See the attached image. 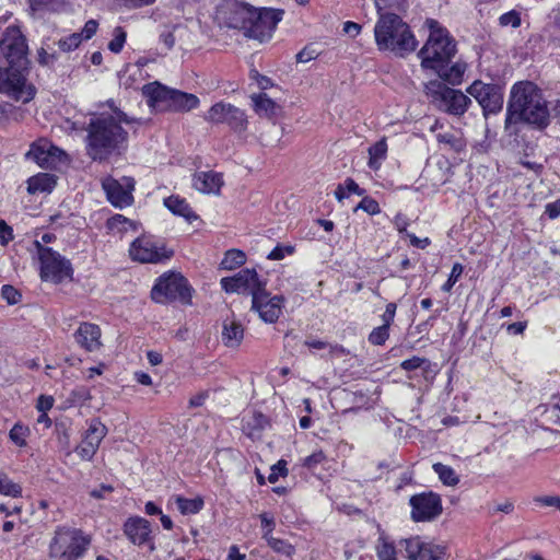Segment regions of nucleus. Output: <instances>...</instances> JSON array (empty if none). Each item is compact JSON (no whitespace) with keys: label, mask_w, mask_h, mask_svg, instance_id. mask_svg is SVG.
I'll use <instances>...</instances> for the list:
<instances>
[{"label":"nucleus","mask_w":560,"mask_h":560,"mask_svg":"<svg viewBox=\"0 0 560 560\" xmlns=\"http://www.w3.org/2000/svg\"><path fill=\"white\" fill-rule=\"evenodd\" d=\"M537 503L544 506H555L560 511V497L544 495L535 499Z\"/></svg>","instance_id":"obj_56"},{"label":"nucleus","mask_w":560,"mask_h":560,"mask_svg":"<svg viewBox=\"0 0 560 560\" xmlns=\"http://www.w3.org/2000/svg\"><path fill=\"white\" fill-rule=\"evenodd\" d=\"M450 62H444L441 69H433L441 79L455 85L459 84L463 80V75L466 71V65L463 62H455L448 67Z\"/></svg>","instance_id":"obj_30"},{"label":"nucleus","mask_w":560,"mask_h":560,"mask_svg":"<svg viewBox=\"0 0 560 560\" xmlns=\"http://www.w3.org/2000/svg\"><path fill=\"white\" fill-rule=\"evenodd\" d=\"M151 532L150 522L140 516L129 517L124 524V533L133 545L150 542V550L153 551L155 546L151 542Z\"/></svg>","instance_id":"obj_23"},{"label":"nucleus","mask_w":560,"mask_h":560,"mask_svg":"<svg viewBox=\"0 0 560 560\" xmlns=\"http://www.w3.org/2000/svg\"><path fill=\"white\" fill-rule=\"evenodd\" d=\"M282 14V10L255 8L248 24L245 25L243 31L246 36L259 42L269 39L277 24L281 21Z\"/></svg>","instance_id":"obj_12"},{"label":"nucleus","mask_w":560,"mask_h":560,"mask_svg":"<svg viewBox=\"0 0 560 560\" xmlns=\"http://www.w3.org/2000/svg\"><path fill=\"white\" fill-rule=\"evenodd\" d=\"M35 246L40 262L39 276L43 281L59 284L66 279H72L73 269L69 259L38 241L35 242Z\"/></svg>","instance_id":"obj_8"},{"label":"nucleus","mask_w":560,"mask_h":560,"mask_svg":"<svg viewBox=\"0 0 560 560\" xmlns=\"http://www.w3.org/2000/svg\"><path fill=\"white\" fill-rule=\"evenodd\" d=\"M435 474H438L440 480L446 486H455L458 483L459 479L455 472V470L442 463H435L432 466Z\"/></svg>","instance_id":"obj_35"},{"label":"nucleus","mask_w":560,"mask_h":560,"mask_svg":"<svg viewBox=\"0 0 560 560\" xmlns=\"http://www.w3.org/2000/svg\"><path fill=\"white\" fill-rule=\"evenodd\" d=\"M54 405V398L51 396H39L38 398V401H37V409L40 411V412H47L48 410L51 409Z\"/></svg>","instance_id":"obj_59"},{"label":"nucleus","mask_w":560,"mask_h":560,"mask_svg":"<svg viewBox=\"0 0 560 560\" xmlns=\"http://www.w3.org/2000/svg\"><path fill=\"white\" fill-rule=\"evenodd\" d=\"M375 552L378 560H398L399 549L384 534H381L375 544Z\"/></svg>","instance_id":"obj_31"},{"label":"nucleus","mask_w":560,"mask_h":560,"mask_svg":"<svg viewBox=\"0 0 560 560\" xmlns=\"http://www.w3.org/2000/svg\"><path fill=\"white\" fill-rule=\"evenodd\" d=\"M467 92L476 98L482 107L485 115L497 114L503 106V94L499 86L475 81Z\"/></svg>","instance_id":"obj_18"},{"label":"nucleus","mask_w":560,"mask_h":560,"mask_svg":"<svg viewBox=\"0 0 560 560\" xmlns=\"http://www.w3.org/2000/svg\"><path fill=\"white\" fill-rule=\"evenodd\" d=\"M361 28L362 27L360 24L352 21H347L343 24V32L348 34L350 37H357L360 34Z\"/></svg>","instance_id":"obj_61"},{"label":"nucleus","mask_w":560,"mask_h":560,"mask_svg":"<svg viewBox=\"0 0 560 560\" xmlns=\"http://www.w3.org/2000/svg\"><path fill=\"white\" fill-rule=\"evenodd\" d=\"M21 293L10 284H4L1 288V298L10 305L18 304L21 301Z\"/></svg>","instance_id":"obj_46"},{"label":"nucleus","mask_w":560,"mask_h":560,"mask_svg":"<svg viewBox=\"0 0 560 560\" xmlns=\"http://www.w3.org/2000/svg\"><path fill=\"white\" fill-rule=\"evenodd\" d=\"M90 540L75 528L59 527L49 545V555L58 560H78L83 556Z\"/></svg>","instance_id":"obj_7"},{"label":"nucleus","mask_w":560,"mask_h":560,"mask_svg":"<svg viewBox=\"0 0 560 560\" xmlns=\"http://www.w3.org/2000/svg\"><path fill=\"white\" fill-rule=\"evenodd\" d=\"M246 261V256L242 250L230 249L225 253L221 267L225 270H232L236 267L242 266Z\"/></svg>","instance_id":"obj_37"},{"label":"nucleus","mask_w":560,"mask_h":560,"mask_svg":"<svg viewBox=\"0 0 560 560\" xmlns=\"http://www.w3.org/2000/svg\"><path fill=\"white\" fill-rule=\"evenodd\" d=\"M13 240V230L4 220H0V244L7 246Z\"/></svg>","instance_id":"obj_54"},{"label":"nucleus","mask_w":560,"mask_h":560,"mask_svg":"<svg viewBox=\"0 0 560 560\" xmlns=\"http://www.w3.org/2000/svg\"><path fill=\"white\" fill-rule=\"evenodd\" d=\"M411 518L415 522H431L442 514V500L432 491L412 495L409 500Z\"/></svg>","instance_id":"obj_17"},{"label":"nucleus","mask_w":560,"mask_h":560,"mask_svg":"<svg viewBox=\"0 0 560 560\" xmlns=\"http://www.w3.org/2000/svg\"><path fill=\"white\" fill-rule=\"evenodd\" d=\"M82 42V34L73 33L63 38H60L57 43L60 50L65 52L72 51L79 47Z\"/></svg>","instance_id":"obj_43"},{"label":"nucleus","mask_w":560,"mask_h":560,"mask_svg":"<svg viewBox=\"0 0 560 560\" xmlns=\"http://www.w3.org/2000/svg\"><path fill=\"white\" fill-rule=\"evenodd\" d=\"M284 298L273 295L267 292L266 288L254 295L252 299V308L259 314L265 323H276L282 314Z\"/></svg>","instance_id":"obj_20"},{"label":"nucleus","mask_w":560,"mask_h":560,"mask_svg":"<svg viewBox=\"0 0 560 560\" xmlns=\"http://www.w3.org/2000/svg\"><path fill=\"white\" fill-rule=\"evenodd\" d=\"M33 11L57 12L65 8V0H27Z\"/></svg>","instance_id":"obj_38"},{"label":"nucleus","mask_w":560,"mask_h":560,"mask_svg":"<svg viewBox=\"0 0 560 560\" xmlns=\"http://www.w3.org/2000/svg\"><path fill=\"white\" fill-rule=\"evenodd\" d=\"M57 60L55 54H48L44 48L38 50V62L43 66H49Z\"/></svg>","instance_id":"obj_60"},{"label":"nucleus","mask_w":560,"mask_h":560,"mask_svg":"<svg viewBox=\"0 0 560 560\" xmlns=\"http://www.w3.org/2000/svg\"><path fill=\"white\" fill-rule=\"evenodd\" d=\"M192 185L200 192L218 194L223 185L222 175L212 171L200 172L195 174Z\"/></svg>","instance_id":"obj_26"},{"label":"nucleus","mask_w":560,"mask_h":560,"mask_svg":"<svg viewBox=\"0 0 560 560\" xmlns=\"http://www.w3.org/2000/svg\"><path fill=\"white\" fill-rule=\"evenodd\" d=\"M221 287L228 293L254 295L266 288V281L260 280L255 269H242L234 277L221 279Z\"/></svg>","instance_id":"obj_16"},{"label":"nucleus","mask_w":560,"mask_h":560,"mask_svg":"<svg viewBox=\"0 0 560 560\" xmlns=\"http://www.w3.org/2000/svg\"><path fill=\"white\" fill-rule=\"evenodd\" d=\"M30 433L31 431L28 427L18 422L10 430L9 438L19 447H24L26 446V438L30 435Z\"/></svg>","instance_id":"obj_40"},{"label":"nucleus","mask_w":560,"mask_h":560,"mask_svg":"<svg viewBox=\"0 0 560 560\" xmlns=\"http://www.w3.org/2000/svg\"><path fill=\"white\" fill-rule=\"evenodd\" d=\"M0 493L12 498H19L22 495V487L19 483L13 482L5 475L0 481Z\"/></svg>","instance_id":"obj_42"},{"label":"nucleus","mask_w":560,"mask_h":560,"mask_svg":"<svg viewBox=\"0 0 560 560\" xmlns=\"http://www.w3.org/2000/svg\"><path fill=\"white\" fill-rule=\"evenodd\" d=\"M436 139L440 143H446L453 148L457 147L458 139L453 133H439Z\"/></svg>","instance_id":"obj_62"},{"label":"nucleus","mask_w":560,"mask_h":560,"mask_svg":"<svg viewBox=\"0 0 560 560\" xmlns=\"http://www.w3.org/2000/svg\"><path fill=\"white\" fill-rule=\"evenodd\" d=\"M176 505L179 512L184 515L197 514L203 508V500L201 498L187 499L176 497Z\"/></svg>","instance_id":"obj_34"},{"label":"nucleus","mask_w":560,"mask_h":560,"mask_svg":"<svg viewBox=\"0 0 560 560\" xmlns=\"http://www.w3.org/2000/svg\"><path fill=\"white\" fill-rule=\"evenodd\" d=\"M525 122L538 129L549 125L547 102L539 89L529 81L517 82L511 90L506 108L505 129Z\"/></svg>","instance_id":"obj_2"},{"label":"nucleus","mask_w":560,"mask_h":560,"mask_svg":"<svg viewBox=\"0 0 560 560\" xmlns=\"http://www.w3.org/2000/svg\"><path fill=\"white\" fill-rule=\"evenodd\" d=\"M343 185H345L348 194H355L358 196H364V194H365V190L360 188L359 185L350 177H348L343 182Z\"/></svg>","instance_id":"obj_58"},{"label":"nucleus","mask_w":560,"mask_h":560,"mask_svg":"<svg viewBox=\"0 0 560 560\" xmlns=\"http://www.w3.org/2000/svg\"><path fill=\"white\" fill-rule=\"evenodd\" d=\"M56 176L48 173H39L27 180V191L32 195L37 192H50L56 186Z\"/></svg>","instance_id":"obj_28"},{"label":"nucleus","mask_w":560,"mask_h":560,"mask_svg":"<svg viewBox=\"0 0 560 560\" xmlns=\"http://www.w3.org/2000/svg\"><path fill=\"white\" fill-rule=\"evenodd\" d=\"M262 538L267 541L268 546L276 552L285 556H291L294 552V548L292 547V545H290L283 539L276 538L272 535L268 534H264Z\"/></svg>","instance_id":"obj_39"},{"label":"nucleus","mask_w":560,"mask_h":560,"mask_svg":"<svg viewBox=\"0 0 560 560\" xmlns=\"http://www.w3.org/2000/svg\"><path fill=\"white\" fill-rule=\"evenodd\" d=\"M255 8L240 0H224L217 9L219 23L229 28L244 30Z\"/></svg>","instance_id":"obj_14"},{"label":"nucleus","mask_w":560,"mask_h":560,"mask_svg":"<svg viewBox=\"0 0 560 560\" xmlns=\"http://www.w3.org/2000/svg\"><path fill=\"white\" fill-rule=\"evenodd\" d=\"M25 71L26 67L0 68V93L16 102L24 104L31 102L36 94V89L27 83Z\"/></svg>","instance_id":"obj_9"},{"label":"nucleus","mask_w":560,"mask_h":560,"mask_svg":"<svg viewBox=\"0 0 560 560\" xmlns=\"http://www.w3.org/2000/svg\"><path fill=\"white\" fill-rule=\"evenodd\" d=\"M394 225L400 234L404 233L407 235V226L409 225V221L406 215L401 213L396 214L394 218Z\"/></svg>","instance_id":"obj_57"},{"label":"nucleus","mask_w":560,"mask_h":560,"mask_svg":"<svg viewBox=\"0 0 560 560\" xmlns=\"http://www.w3.org/2000/svg\"><path fill=\"white\" fill-rule=\"evenodd\" d=\"M499 21L502 26H512L513 28H516L521 25V15L517 11L512 10L502 14Z\"/></svg>","instance_id":"obj_47"},{"label":"nucleus","mask_w":560,"mask_h":560,"mask_svg":"<svg viewBox=\"0 0 560 560\" xmlns=\"http://www.w3.org/2000/svg\"><path fill=\"white\" fill-rule=\"evenodd\" d=\"M106 433V427L100 420L93 419L81 444L75 448L77 454L82 459L90 460L95 455Z\"/></svg>","instance_id":"obj_22"},{"label":"nucleus","mask_w":560,"mask_h":560,"mask_svg":"<svg viewBox=\"0 0 560 560\" xmlns=\"http://www.w3.org/2000/svg\"><path fill=\"white\" fill-rule=\"evenodd\" d=\"M164 206L174 214L185 218L188 222L197 219L196 213L185 199L178 196H171L164 199Z\"/></svg>","instance_id":"obj_29"},{"label":"nucleus","mask_w":560,"mask_h":560,"mask_svg":"<svg viewBox=\"0 0 560 560\" xmlns=\"http://www.w3.org/2000/svg\"><path fill=\"white\" fill-rule=\"evenodd\" d=\"M97 27H98V23L96 20H89L84 26H83V30L80 34H82V39H90L92 38L96 31H97Z\"/></svg>","instance_id":"obj_55"},{"label":"nucleus","mask_w":560,"mask_h":560,"mask_svg":"<svg viewBox=\"0 0 560 560\" xmlns=\"http://www.w3.org/2000/svg\"><path fill=\"white\" fill-rule=\"evenodd\" d=\"M423 365H429V360L420 357H412L400 363V368L407 372L421 369Z\"/></svg>","instance_id":"obj_49"},{"label":"nucleus","mask_w":560,"mask_h":560,"mask_svg":"<svg viewBox=\"0 0 560 560\" xmlns=\"http://www.w3.org/2000/svg\"><path fill=\"white\" fill-rule=\"evenodd\" d=\"M252 77L256 79L260 89L266 90L272 85L271 80L265 75L258 73V71L253 70Z\"/></svg>","instance_id":"obj_63"},{"label":"nucleus","mask_w":560,"mask_h":560,"mask_svg":"<svg viewBox=\"0 0 560 560\" xmlns=\"http://www.w3.org/2000/svg\"><path fill=\"white\" fill-rule=\"evenodd\" d=\"M61 154L63 152L51 145L47 140H39L31 145L25 156L36 162L40 167L46 168L50 167Z\"/></svg>","instance_id":"obj_25"},{"label":"nucleus","mask_w":560,"mask_h":560,"mask_svg":"<svg viewBox=\"0 0 560 560\" xmlns=\"http://www.w3.org/2000/svg\"><path fill=\"white\" fill-rule=\"evenodd\" d=\"M363 210L369 214H377L381 212V208L376 200L371 197L364 196L359 205L354 208V211Z\"/></svg>","instance_id":"obj_45"},{"label":"nucleus","mask_w":560,"mask_h":560,"mask_svg":"<svg viewBox=\"0 0 560 560\" xmlns=\"http://www.w3.org/2000/svg\"><path fill=\"white\" fill-rule=\"evenodd\" d=\"M397 304L394 302H390L386 305L385 312L381 315L383 324L381 326H384L388 329H390V325L394 323L395 315H396Z\"/></svg>","instance_id":"obj_52"},{"label":"nucleus","mask_w":560,"mask_h":560,"mask_svg":"<svg viewBox=\"0 0 560 560\" xmlns=\"http://www.w3.org/2000/svg\"><path fill=\"white\" fill-rule=\"evenodd\" d=\"M294 253V247L291 245H278L267 256L270 260H281L288 255Z\"/></svg>","instance_id":"obj_48"},{"label":"nucleus","mask_w":560,"mask_h":560,"mask_svg":"<svg viewBox=\"0 0 560 560\" xmlns=\"http://www.w3.org/2000/svg\"><path fill=\"white\" fill-rule=\"evenodd\" d=\"M192 289L187 279L178 272H165L160 276L152 290L151 298L160 304L180 302L191 304Z\"/></svg>","instance_id":"obj_6"},{"label":"nucleus","mask_w":560,"mask_h":560,"mask_svg":"<svg viewBox=\"0 0 560 560\" xmlns=\"http://www.w3.org/2000/svg\"><path fill=\"white\" fill-rule=\"evenodd\" d=\"M226 560H246V556L241 553L238 547L233 545L229 549V555Z\"/></svg>","instance_id":"obj_64"},{"label":"nucleus","mask_w":560,"mask_h":560,"mask_svg":"<svg viewBox=\"0 0 560 560\" xmlns=\"http://www.w3.org/2000/svg\"><path fill=\"white\" fill-rule=\"evenodd\" d=\"M102 331L96 324L81 323L73 334L74 341L88 352L97 351L103 346L101 341Z\"/></svg>","instance_id":"obj_24"},{"label":"nucleus","mask_w":560,"mask_h":560,"mask_svg":"<svg viewBox=\"0 0 560 560\" xmlns=\"http://www.w3.org/2000/svg\"><path fill=\"white\" fill-rule=\"evenodd\" d=\"M244 337V330L240 323L235 320H224L222 328L223 343L229 348H236L241 345Z\"/></svg>","instance_id":"obj_27"},{"label":"nucleus","mask_w":560,"mask_h":560,"mask_svg":"<svg viewBox=\"0 0 560 560\" xmlns=\"http://www.w3.org/2000/svg\"><path fill=\"white\" fill-rule=\"evenodd\" d=\"M255 109L259 115L266 117H276L280 113V106L273 102L267 94H259L252 97Z\"/></svg>","instance_id":"obj_32"},{"label":"nucleus","mask_w":560,"mask_h":560,"mask_svg":"<svg viewBox=\"0 0 560 560\" xmlns=\"http://www.w3.org/2000/svg\"><path fill=\"white\" fill-rule=\"evenodd\" d=\"M129 255L135 261L158 264L170 259L173 256V250H167L162 243L155 242L149 236H140L131 243Z\"/></svg>","instance_id":"obj_15"},{"label":"nucleus","mask_w":560,"mask_h":560,"mask_svg":"<svg viewBox=\"0 0 560 560\" xmlns=\"http://www.w3.org/2000/svg\"><path fill=\"white\" fill-rule=\"evenodd\" d=\"M424 25L429 37L419 50L421 67L424 69H441L444 62H451L456 54V43L450 32L436 20L427 19Z\"/></svg>","instance_id":"obj_4"},{"label":"nucleus","mask_w":560,"mask_h":560,"mask_svg":"<svg viewBox=\"0 0 560 560\" xmlns=\"http://www.w3.org/2000/svg\"><path fill=\"white\" fill-rule=\"evenodd\" d=\"M203 119L213 125L225 124L235 132L245 131L248 124L243 109L222 101L213 104L205 114Z\"/></svg>","instance_id":"obj_13"},{"label":"nucleus","mask_w":560,"mask_h":560,"mask_svg":"<svg viewBox=\"0 0 560 560\" xmlns=\"http://www.w3.org/2000/svg\"><path fill=\"white\" fill-rule=\"evenodd\" d=\"M113 114H101L90 119L86 128V154L93 161H107L112 155H121L128 148V131L121 127L137 122L122 110L114 107V102H108Z\"/></svg>","instance_id":"obj_1"},{"label":"nucleus","mask_w":560,"mask_h":560,"mask_svg":"<svg viewBox=\"0 0 560 560\" xmlns=\"http://www.w3.org/2000/svg\"><path fill=\"white\" fill-rule=\"evenodd\" d=\"M143 95L151 107H165L174 112H189L199 106L197 95L170 89L159 82L145 84L142 88Z\"/></svg>","instance_id":"obj_5"},{"label":"nucleus","mask_w":560,"mask_h":560,"mask_svg":"<svg viewBox=\"0 0 560 560\" xmlns=\"http://www.w3.org/2000/svg\"><path fill=\"white\" fill-rule=\"evenodd\" d=\"M377 14L381 13H395L405 11L407 8V0H374Z\"/></svg>","instance_id":"obj_36"},{"label":"nucleus","mask_w":560,"mask_h":560,"mask_svg":"<svg viewBox=\"0 0 560 560\" xmlns=\"http://www.w3.org/2000/svg\"><path fill=\"white\" fill-rule=\"evenodd\" d=\"M326 460V455L323 451H317L304 458L303 466L307 469H315Z\"/></svg>","instance_id":"obj_50"},{"label":"nucleus","mask_w":560,"mask_h":560,"mask_svg":"<svg viewBox=\"0 0 560 560\" xmlns=\"http://www.w3.org/2000/svg\"><path fill=\"white\" fill-rule=\"evenodd\" d=\"M406 552L409 560H440L443 548L422 540L420 537H411L399 541V551Z\"/></svg>","instance_id":"obj_21"},{"label":"nucleus","mask_w":560,"mask_h":560,"mask_svg":"<svg viewBox=\"0 0 560 560\" xmlns=\"http://www.w3.org/2000/svg\"><path fill=\"white\" fill-rule=\"evenodd\" d=\"M0 52L11 67H26L28 46L26 38L16 25H10L0 39Z\"/></svg>","instance_id":"obj_11"},{"label":"nucleus","mask_w":560,"mask_h":560,"mask_svg":"<svg viewBox=\"0 0 560 560\" xmlns=\"http://www.w3.org/2000/svg\"><path fill=\"white\" fill-rule=\"evenodd\" d=\"M374 37L380 51H390L398 57H405L418 47L410 26L397 13H381L374 26Z\"/></svg>","instance_id":"obj_3"},{"label":"nucleus","mask_w":560,"mask_h":560,"mask_svg":"<svg viewBox=\"0 0 560 560\" xmlns=\"http://www.w3.org/2000/svg\"><path fill=\"white\" fill-rule=\"evenodd\" d=\"M102 187L108 201L116 208L122 209L133 202L135 180L131 177H122L121 182L106 177L102 182Z\"/></svg>","instance_id":"obj_19"},{"label":"nucleus","mask_w":560,"mask_h":560,"mask_svg":"<svg viewBox=\"0 0 560 560\" xmlns=\"http://www.w3.org/2000/svg\"><path fill=\"white\" fill-rule=\"evenodd\" d=\"M427 94L438 109L454 116L464 115L471 104L470 98L463 92L441 82H430L427 85Z\"/></svg>","instance_id":"obj_10"},{"label":"nucleus","mask_w":560,"mask_h":560,"mask_svg":"<svg viewBox=\"0 0 560 560\" xmlns=\"http://www.w3.org/2000/svg\"><path fill=\"white\" fill-rule=\"evenodd\" d=\"M462 273H463V266L458 262L454 264L447 281L442 285V290L444 292L451 291V289L457 282L458 278L462 276Z\"/></svg>","instance_id":"obj_51"},{"label":"nucleus","mask_w":560,"mask_h":560,"mask_svg":"<svg viewBox=\"0 0 560 560\" xmlns=\"http://www.w3.org/2000/svg\"><path fill=\"white\" fill-rule=\"evenodd\" d=\"M389 338V329L384 326L375 327L369 335L368 340L373 346H382Z\"/></svg>","instance_id":"obj_44"},{"label":"nucleus","mask_w":560,"mask_h":560,"mask_svg":"<svg viewBox=\"0 0 560 560\" xmlns=\"http://www.w3.org/2000/svg\"><path fill=\"white\" fill-rule=\"evenodd\" d=\"M127 33L121 26H116L113 31V38L108 43V49L118 54L124 48V45L126 43Z\"/></svg>","instance_id":"obj_41"},{"label":"nucleus","mask_w":560,"mask_h":560,"mask_svg":"<svg viewBox=\"0 0 560 560\" xmlns=\"http://www.w3.org/2000/svg\"><path fill=\"white\" fill-rule=\"evenodd\" d=\"M285 465V460H279L276 465L271 467V472L268 476L269 482L275 483L278 481L280 476H285L288 474Z\"/></svg>","instance_id":"obj_53"},{"label":"nucleus","mask_w":560,"mask_h":560,"mask_svg":"<svg viewBox=\"0 0 560 560\" xmlns=\"http://www.w3.org/2000/svg\"><path fill=\"white\" fill-rule=\"evenodd\" d=\"M387 153V143L385 139H382L374 143L369 149V167L372 170H377L381 166L383 160H385Z\"/></svg>","instance_id":"obj_33"}]
</instances>
